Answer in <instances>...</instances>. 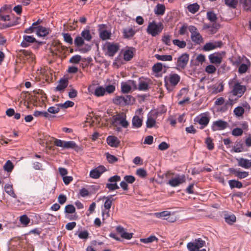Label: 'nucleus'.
<instances>
[{
	"label": "nucleus",
	"mask_w": 251,
	"mask_h": 251,
	"mask_svg": "<svg viewBox=\"0 0 251 251\" xmlns=\"http://www.w3.org/2000/svg\"><path fill=\"white\" fill-rule=\"evenodd\" d=\"M112 124L118 132H122L123 129H126L129 126V123L126 120V116L124 112L113 116Z\"/></svg>",
	"instance_id": "f257e3e1"
},
{
	"label": "nucleus",
	"mask_w": 251,
	"mask_h": 251,
	"mask_svg": "<svg viewBox=\"0 0 251 251\" xmlns=\"http://www.w3.org/2000/svg\"><path fill=\"white\" fill-rule=\"evenodd\" d=\"M246 91V86L241 85V83L238 82L234 81L230 94L236 98L235 99H233L231 98V96H230L228 101L226 103L225 107L228 104L231 106L239 98H241L244 95Z\"/></svg>",
	"instance_id": "f03ea898"
},
{
	"label": "nucleus",
	"mask_w": 251,
	"mask_h": 251,
	"mask_svg": "<svg viewBox=\"0 0 251 251\" xmlns=\"http://www.w3.org/2000/svg\"><path fill=\"white\" fill-rule=\"evenodd\" d=\"M180 76L174 73H171L164 77L165 86L169 92H171L178 84L180 80Z\"/></svg>",
	"instance_id": "7ed1b4c3"
},
{
	"label": "nucleus",
	"mask_w": 251,
	"mask_h": 251,
	"mask_svg": "<svg viewBox=\"0 0 251 251\" xmlns=\"http://www.w3.org/2000/svg\"><path fill=\"white\" fill-rule=\"evenodd\" d=\"M163 29V24L159 23H156L152 21L149 23L147 28V32L149 34L151 35L153 37H155L159 35Z\"/></svg>",
	"instance_id": "20e7f679"
},
{
	"label": "nucleus",
	"mask_w": 251,
	"mask_h": 251,
	"mask_svg": "<svg viewBox=\"0 0 251 251\" xmlns=\"http://www.w3.org/2000/svg\"><path fill=\"white\" fill-rule=\"evenodd\" d=\"M188 30L191 33V39L194 43L196 44H201L203 42L202 36L195 26H189Z\"/></svg>",
	"instance_id": "39448f33"
},
{
	"label": "nucleus",
	"mask_w": 251,
	"mask_h": 251,
	"mask_svg": "<svg viewBox=\"0 0 251 251\" xmlns=\"http://www.w3.org/2000/svg\"><path fill=\"white\" fill-rule=\"evenodd\" d=\"M210 121L209 114L207 112L201 113L194 119V122L200 125V128L203 129L208 124Z\"/></svg>",
	"instance_id": "423d86ee"
},
{
	"label": "nucleus",
	"mask_w": 251,
	"mask_h": 251,
	"mask_svg": "<svg viewBox=\"0 0 251 251\" xmlns=\"http://www.w3.org/2000/svg\"><path fill=\"white\" fill-rule=\"evenodd\" d=\"M133 98L130 95L117 96L113 100V102L117 105H129L133 100Z\"/></svg>",
	"instance_id": "0eeeda50"
},
{
	"label": "nucleus",
	"mask_w": 251,
	"mask_h": 251,
	"mask_svg": "<svg viewBox=\"0 0 251 251\" xmlns=\"http://www.w3.org/2000/svg\"><path fill=\"white\" fill-rule=\"evenodd\" d=\"M0 19L3 22H7L3 25V27L6 28L18 24L19 18H15L13 16H10L8 15H0Z\"/></svg>",
	"instance_id": "6e6552de"
},
{
	"label": "nucleus",
	"mask_w": 251,
	"mask_h": 251,
	"mask_svg": "<svg viewBox=\"0 0 251 251\" xmlns=\"http://www.w3.org/2000/svg\"><path fill=\"white\" fill-rule=\"evenodd\" d=\"M205 242L201 238L195 239L193 242L188 243L187 248L189 251H199V249L205 245Z\"/></svg>",
	"instance_id": "1a4fd4ad"
},
{
	"label": "nucleus",
	"mask_w": 251,
	"mask_h": 251,
	"mask_svg": "<svg viewBox=\"0 0 251 251\" xmlns=\"http://www.w3.org/2000/svg\"><path fill=\"white\" fill-rule=\"evenodd\" d=\"M54 145L65 149H75L77 147L76 143L73 141H65L60 139H55Z\"/></svg>",
	"instance_id": "9d476101"
},
{
	"label": "nucleus",
	"mask_w": 251,
	"mask_h": 251,
	"mask_svg": "<svg viewBox=\"0 0 251 251\" xmlns=\"http://www.w3.org/2000/svg\"><path fill=\"white\" fill-rule=\"evenodd\" d=\"M121 91L123 93H128L131 90L137 89L136 82L133 80H128L121 83Z\"/></svg>",
	"instance_id": "9b49d317"
},
{
	"label": "nucleus",
	"mask_w": 251,
	"mask_h": 251,
	"mask_svg": "<svg viewBox=\"0 0 251 251\" xmlns=\"http://www.w3.org/2000/svg\"><path fill=\"white\" fill-rule=\"evenodd\" d=\"M106 55L109 56H113L119 49V46L117 43L107 42L104 46Z\"/></svg>",
	"instance_id": "f8f14e48"
},
{
	"label": "nucleus",
	"mask_w": 251,
	"mask_h": 251,
	"mask_svg": "<svg viewBox=\"0 0 251 251\" xmlns=\"http://www.w3.org/2000/svg\"><path fill=\"white\" fill-rule=\"evenodd\" d=\"M87 90L90 94H93L97 97H102L105 95L104 87L102 86H99L95 88L94 85H90Z\"/></svg>",
	"instance_id": "ddd939ff"
},
{
	"label": "nucleus",
	"mask_w": 251,
	"mask_h": 251,
	"mask_svg": "<svg viewBox=\"0 0 251 251\" xmlns=\"http://www.w3.org/2000/svg\"><path fill=\"white\" fill-rule=\"evenodd\" d=\"M225 55V52L224 51L216 52L209 55L208 58L210 63L216 65H219L222 63Z\"/></svg>",
	"instance_id": "4468645a"
},
{
	"label": "nucleus",
	"mask_w": 251,
	"mask_h": 251,
	"mask_svg": "<svg viewBox=\"0 0 251 251\" xmlns=\"http://www.w3.org/2000/svg\"><path fill=\"white\" fill-rule=\"evenodd\" d=\"M189 55L186 53H183L178 57L176 63L177 70L183 69L187 65L189 61Z\"/></svg>",
	"instance_id": "2eb2a0df"
},
{
	"label": "nucleus",
	"mask_w": 251,
	"mask_h": 251,
	"mask_svg": "<svg viewBox=\"0 0 251 251\" xmlns=\"http://www.w3.org/2000/svg\"><path fill=\"white\" fill-rule=\"evenodd\" d=\"M65 50V47L58 40H54L50 45V50L54 54L62 53Z\"/></svg>",
	"instance_id": "dca6fc26"
},
{
	"label": "nucleus",
	"mask_w": 251,
	"mask_h": 251,
	"mask_svg": "<svg viewBox=\"0 0 251 251\" xmlns=\"http://www.w3.org/2000/svg\"><path fill=\"white\" fill-rule=\"evenodd\" d=\"M171 215V212L168 211H163L160 212H156L153 214V216L157 218H162L166 219L170 222H174L176 221V218L175 216L170 217Z\"/></svg>",
	"instance_id": "f3484780"
},
{
	"label": "nucleus",
	"mask_w": 251,
	"mask_h": 251,
	"mask_svg": "<svg viewBox=\"0 0 251 251\" xmlns=\"http://www.w3.org/2000/svg\"><path fill=\"white\" fill-rule=\"evenodd\" d=\"M186 180L185 176L184 175H177L170 179L168 184L172 187H176L184 182Z\"/></svg>",
	"instance_id": "a211bd4d"
},
{
	"label": "nucleus",
	"mask_w": 251,
	"mask_h": 251,
	"mask_svg": "<svg viewBox=\"0 0 251 251\" xmlns=\"http://www.w3.org/2000/svg\"><path fill=\"white\" fill-rule=\"evenodd\" d=\"M229 172L238 178L242 179L248 177L249 175L248 172L241 171L240 169L230 168L228 169Z\"/></svg>",
	"instance_id": "6ab92c4d"
},
{
	"label": "nucleus",
	"mask_w": 251,
	"mask_h": 251,
	"mask_svg": "<svg viewBox=\"0 0 251 251\" xmlns=\"http://www.w3.org/2000/svg\"><path fill=\"white\" fill-rule=\"evenodd\" d=\"M112 196L107 197L106 198V200L104 202V207L105 210H103L102 212L103 220L109 216V209L111 208L112 205Z\"/></svg>",
	"instance_id": "aec40b11"
},
{
	"label": "nucleus",
	"mask_w": 251,
	"mask_h": 251,
	"mask_svg": "<svg viewBox=\"0 0 251 251\" xmlns=\"http://www.w3.org/2000/svg\"><path fill=\"white\" fill-rule=\"evenodd\" d=\"M228 124L227 122L222 120H218L213 122L211 129L213 131L222 130L226 128Z\"/></svg>",
	"instance_id": "412c9836"
},
{
	"label": "nucleus",
	"mask_w": 251,
	"mask_h": 251,
	"mask_svg": "<svg viewBox=\"0 0 251 251\" xmlns=\"http://www.w3.org/2000/svg\"><path fill=\"white\" fill-rule=\"evenodd\" d=\"M222 46L221 41H214L206 43L203 47V50L205 51H208L214 50L218 48H220Z\"/></svg>",
	"instance_id": "4be33fe9"
},
{
	"label": "nucleus",
	"mask_w": 251,
	"mask_h": 251,
	"mask_svg": "<svg viewBox=\"0 0 251 251\" xmlns=\"http://www.w3.org/2000/svg\"><path fill=\"white\" fill-rule=\"evenodd\" d=\"M105 170V168L103 166H100L90 171V176L95 179L98 178Z\"/></svg>",
	"instance_id": "5701e85b"
},
{
	"label": "nucleus",
	"mask_w": 251,
	"mask_h": 251,
	"mask_svg": "<svg viewBox=\"0 0 251 251\" xmlns=\"http://www.w3.org/2000/svg\"><path fill=\"white\" fill-rule=\"evenodd\" d=\"M236 160L238 166L245 169L251 168V160L241 157L237 158Z\"/></svg>",
	"instance_id": "b1692460"
},
{
	"label": "nucleus",
	"mask_w": 251,
	"mask_h": 251,
	"mask_svg": "<svg viewBox=\"0 0 251 251\" xmlns=\"http://www.w3.org/2000/svg\"><path fill=\"white\" fill-rule=\"evenodd\" d=\"M35 42H36V39L33 36L24 35L21 46L23 48H26Z\"/></svg>",
	"instance_id": "393cba45"
},
{
	"label": "nucleus",
	"mask_w": 251,
	"mask_h": 251,
	"mask_svg": "<svg viewBox=\"0 0 251 251\" xmlns=\"http://www.w3.org/2000/svg\"><path fill=\"white\" fill-rule=\"evenodd\" d=\"M106 142L109 146L113 148L118 147L120 143V141L118 138L113 135L108 136L106 138Z\"/></svg>",
	"instance_id": "a878e982"
},
{
	"label": "nucleus",
	"mask_w": 251,
	"mask_h": 251,
	"mask_svg": "<svg viewBox=\"0 0 251 251\" xmlns=\"http://www.w3.org/2000/svg\"><path fill=\"white\" fill-rule=\"evenodd\" d=\"M116 231L123 238L129 240L132 237V233L126 232V229L121 226H118L116 227Z\"/></svg>",
	"instance_id": "bb28decb"
},
{
	"label": "nucleus",
	"mask_w": 251,
	"mask_h": 251,
	"mask_svg": "<svg viewBox=\"0 0 251 251\" xmlns=\"http://www.w3.org/2000/svg\"><path fill=\"white\" fill-rule=\"evenodd\" d=\"M50 32V30L41 25H38L36 30V35L39 37H45Z\"/></svg>",
	"instance_id": "cd10ccee"
},
{
	"label": "nucleus",
	"mask_w": 251,
	"mask_h": 251,
	"mask_svg": "<svg viewBox=\"0 0 251 251\" xmlns=\"http://www.w3.org/2000/svg\"><path fill=\"white\" fill-rule=\"evenodd\" d=\"M245 148L241 141H236L234 146L232 147L231 151L239 153L245 151Z\"/></svg>",
	"instance_id": "c85d7f7f"
},
{
	"label": "nucleus",
	"mask_w": 251,
	"mask_h": 251,
	"mask_svg": "<svg viewBox=\"0 0 251 251\" xmlns=\"http://www.w3.org/2000/svg\"><path fill=\"white\" fill-rule=\"evenodd\" d=\"M143 117L139 115H135L132 120V125L134 128L140 127L142 125Z\"/></svg>",
	"instance_id": "c756f323"
},
{
	"label": "nucleus",
	"mask_w": 251,
	"mask_h": 251,
	"mask_svg": "<svg viewBox=\"0 0 251 251\" xmlns=\"http://www.w3.org/2000/svg\"><path fill=\"white\" fill-rule=\"evenodd\" d=\"M68 85V81L66 79H61L58 82L57 86L55 87V90L56 91L62 92L67 87Z\"/></svg>",
	"instance_id": "7c9ffc66"
},
{
	"label": "nucleus",
	"mask_w": 251,
	"mask_h": 251,
	"mask_svg": "<svg viewBox=\"0 0 251 251\" xmlns=\"http://www.w3.org/2000/svg\"><path fill=\"white\" fill-rule=\"evenodd\" d=\"M135 49L133 48H128L124 52V58L126 61L130 60L133 57Z\"/></svg>",
	"instance_id": "2f4dec72"
},
{
	"label": "nucleus",
	"mask_w": 251,
	"mask_h": 251,
	"mask_svg": "<svg viewBox=\"0 0 251 251\" xmlns=\"http://www.w3.org/2000/svg\"><path fill=\"white\" fill-rule=\"evenodd\" d=\"M166 7L163 4L158 3L155 6L154 12L156 15H163L165 11Z\"/></svg>",
	"instance_id": "473e14b6"
},
{
	"label": "nucleus",
	"mask_w": 251,
	"mask_h": 251,
	"mask_svg": "<svg viewBox=\"0 0 251 251\" xmlns=\"http://www.w3.org/2000/svg\"><path fill=\"white\" fill-rule=\"evenodd\" d=\"M3 170L0 171V174L1 175L3 171H6L8 173L12 172L14 168V165L10 160H7L3 167Z\"/></svg>",
	"instance_id": "72a5a7b5"
},
{
	"label": "nucleus",
	"mask_w": 251,
	"mask_h": 251,
	"mask_svg": "<svg viewBox=\"0 0 251 251\" xmlns=\"http://www.w3.org/2000/svg\"><path fill=\"white\" fill-rule=\"evenodd\" d=\"M4 190L5 192L11 197L14 198H17V196L14 192L12 185L9 184H5L4 186Z\"/></svg>",
	"instance_id": "f704fd0d"
},
{
	"label": "nucleus",
	"mask_w": 251,
	"mask_h": 251,
	"mask_svg": "<svg viewBox=\"0 0 251 251\" xmlns=\"http://www.w3.org/2000/svg\"><path fill=\"white\" fill-rule=\"evenodd\" d=\"M111 34V33L109 30L104 29H100V37L103 40L109 39Z\"/></svg>",
	"instance_id": "c9c22d12"
},
{
	"label": "nucleus",
	"mask_w": 251,
	"mask_h": 251,
	"mask_svg": "<svg viewBox=\"0 0 251 251\" xmlns=\"http://www.w3.org/2000/svg\"><path fill=\"white\" fill-rule=\"evenodd\" d=\"M228 184L231 189L234 188L240 189L243 187V184L240 181L235 179L229 180Z\"/></svg>",
	"instance_id": "e433bc0d"
},
{
	"label": "nucleus",
	"mask_w": 251,
	"mask_h": 251,
	"mask_svg": "<svg viewBox=\"0 0 251 251\" xmlns=\"http://www.w3.org/2000/svg\"><path fill=\"white\" fill-rule=\"evenodd\" d=\"M154 56L158 60L162 61H171L173 60V57L171 55H160L156 54Z\"/></svg>",
	"instance_id": "4c0bfd02"
},
{
	"label": "nucleus",
	"mask_w": 251,
	"mask_h": 251,
	"mask_svg": "<svg viewBox=\"0 0 251 251\" xmlns=\"http://www.w3.org/2000/svg\"><path fill=\"white\" fill-rule=\"evenodd\" d=\"M239 2L245 10H251V0H239Z\"/></svg>",
	"instance_id": "58836bf2"
},
{
	"label": "nucleus",
	"mask_w": 251,
	"mask_h": 251,
	"mask_svg": "<svg viewBox=\"0 0 251 251\" xmlns=\"http://www.w3.org/2000/svg\"><path fill=\"white\" fill-rule=\"evenodd\" d=\"M33 115L35 117L42 116L48 119H50L53 117L47 111H35L33 113Z\"/></svg>",
	"instance_id": "ea45409f"
},
{
	"label": "nucleus",
	"mask_w": 251,
	"mask_h": 251,
	"mask_svg": "<svg viewBox=\"0 0 251 251\" xmlns=\"http://www.w3.org/2000/svg\"><path fill=\"white\" fill-rule=\"evenodd\" d=\"M187 8L190 13L195 14L199 10L200 6L198 3H194L188 5Z\"/></svg>",
	"instance_id": "a19ab883"
},
{
	"label": "nucleus",
	"mask_w": 251,
	"mask_h": 251,
	"mask_svg": "<svg viewBox=\"0 0 251 251\" xmlns=\"http://www.w3.org/2000/svg\"><path fill=\"white\" fill-rule=\"evenodd\" d=\"M251 65L250 62L249 61V60H247V63H242L238 69V72L240 74H243L246 72L247 71L248 68L250 67Z\"/></svg>",
	"instance_id": "79ce46f5"
},
{
	"label": "nucleus",
	"mask_w": 251,
	"mask_h": 251,
	"mask_svg": "<svg viewBox=\"0 0 251 251\" xmlns=\"http://www.w3.org/2000/svg\"><path fill=\"white\" fill-rule=\"evenodd\" d=\"M38 24V21L36 22L33 23L31 26L25 29L24 32L27 34H30L34 31L36 32L37 27Z\"/></svg>",
	"instance_id": "37998d69"
},
{
	"label": "nucleus",
	"mask_w": 251,
	"mask_h": 251,
	"mask_svg": "<svg viewBox=\"0 0 251 251\" xmlns=\"http://www.w3.org/2000/svg\"><path fill=\"white\" fill-rule=\"evenodd\" d=\"M148 83L145 80L140 79L137 89L140 91H146L148 89Z\"/></svg>",
	"instance_id": "c03bdc74"
},
{
	"label": "nucleus",
	"mask_w": 251,
	"mask_h": 251,
	"mask_svg": "<svg viewBox=\"0 0 251 251\" xmlns=\"http://www.w3.org/2000/svg\"><path fill=\"white\" fill-rule=\"evenodd\" d=\"M156 124V120L155 118H153L151 116H148L146 124L148 128H151L155 126Z\"/></svg>",
	"instance_id": "a18cd8bd"
},
{
	"label": "nucleus",
	"mask_w": 251,
	"mask_h": 251,
	"mask_svg": "<svg viewBox=\"0 0 251 251\" xmlns=\"http://www.w3.org/2000/svg\"><path fill=\"white\" fill-rule=\"evenodd\" d=\"M60 107L59 104H56L54 106H50L48 109V112L50 114H56L60 111Z\"/></svg>",
	"instance_id": "49530a36"
},
{
	"label": "nucleus",
	"mask_w": 251,
	"mask_h": 251,
	"mask_svg": "<svg viewBox=\"0 0 251 251\" xmlns=\"http://www.w3.org/2000/svg\"><path fill=\"white\" fill-rule=\"evenodd\" d=\"M244 112V108L242 106H237L233 110V113L236 117L242 116Z\"/></svg>",
	"instance_id": "de8ad7c7"
},
{
	"label": "nucleus",
	"mask_w": 251,
	"mask_h": 251,
	"mask_svg": "<svg viewBox=\"0 0 251 251\" xmlns=\"http://www.w3.org/2000/svg\"><path fill=\"white\" fill-rule=\"evenodd\" d=\"M135 31L132 28H128L124 29V36L126 38L132 37L135 34Z\"/></svg>",
	"instance_id": "09e8293b"
},
{
	"label": "nucleus",
	"mask_w": 251,
	"mask_h": 251,
	"mask_svg": "<svg viewBox=\"0 0 251 251\" xmlns=\"http://www.w3.org/2000/svg\"><path fill=\"white\" fill-rule=\"evenodd\" d=\"M20 221L24 226H26L30 222V219L26 215H24L20 217Z\"/></svg>",
	"instance_id": "8fccbe9b"
},
{
	"label": "nucleus",
	"mask_w": 251,
	"mask_h": 251,
	"mask_svg": "<svg viewBox=\"0 0 251 251\" xmlns=\"http://www.w3.org/2000/svg\"><path fill=\"white\" fill-rule=\"evenodd\" d=\"M157 238L155 236H151L146 238H141L140 241L145 244H148L157 241Z\"/></svg>",
	"instance_id": "3c124183"
},
{
	"label": "nucleus",
	"mask_w": 251,
	"mask_h": 251,
	"mask_svg": "<svg viewBox=\"0 0 251 251\" xmlns=\"http://www.w3.org/2000/svg\"><path fill=\"white\" fill-rule=\"evenodd\" d=\"M106 159L110 163H113L118 161V159L115 156L110 154L108 152L105 153Z\"/></svg>",
	"instance_id": "603ef678"
},
{
	"label": "nucleus",
	"mask_w": 251,
	"mask_h": 251,
	"mask_svg": "<svg viewBox=\"0 0 251 251\" xmlns=\"http://www.w3.org/2000/svg\"><path fill=\"white\" fill-rule=\"evenodd\" d=\"M81 35L84 39L87 41H90L92 39V36L89 30L83 31L81 33Z\"/></svg>",
	"instance_id": "864d4df0"
},
{
	"label": "nucleus",
	"mask_w": 251,
	"mask_h": 251,
	"mask_svg": "<svg viewBox=\"0 0 251 251\" xmlns=\"http://www.w3.org/2000/svg\"><path fill=\"white\" fill-rule=\"evenodd\" d=\"M173 44L179 48H184L186 46V43L184 41H180L177 39L173 40Z\"/></svg>",
	"instance_id": "5fc2aeb1"
},
{
	"label": "nucleus",
	"mask_w": 251,
	"mask_h": 251,
	"mask_svg": "<svg viewBox=\"0 0 251 251\" xmlns=\"http://www.w3.org/2000/svg\"><path fill=\"white\" fill-rule=\"evenodd\" d=\"M115 86L113 84L108 85L104 87L105 93L106 94H112L115 91Z\"/></svg>",
	"instance_id": "6e6d98bb"
},
{
	"label": "nucleus",
	"mask_w": 251,
	"mask_h": 251,
	"mask_svg": "<svg viewBox=\"0 0 251 251\" xmlns=\"http://www.w3.org/2000/svg\"><path fill=\"white\" fill-rule=\"evenodd\" d=\"M225 1L226 5L233 8H236L238 3L237 0H225Z\"/></svg>",
	"instance_id": "4d7b16f0"
},
{
	"label": "nucleus",
	"mask_w": 251,
	"mask_h": 251,
	"mask_svg": "<svg viewBox=\"0 0 251 251\" xmlns=\"http://www.w3.org/2000/svg\"><path fill=\"white\" fill-rule=\"evenodd\" d=\"M162 64L161 63H157L152 67V71L155 73H158L162 70Z\"/></svg>",
	"instance_id": "13d9d810"
},
{
	"label": "nucleus",
	"mask_w": 251,
	"mask_h": 251,
	"mask_svg": "<svg viewBox=\"0 0 251 251\" xmlns=\"http://www.w3.org/2000/svg\"><path fill=\"white\" fill-rule=\"evenodd\" d=\"M75 211V206L72 204H68L65 206V212L66 213L72 214L74 213Z\"/></svg>",
	"instance_id": "bf43d9fd"
},
{
	"label": "nucleus",
	"mask_w": 251,
	"mask_h": 251,
	"mask_svg": "<svg viewBox=\"0 0 251 251\" xmlns=\"http://www.w3.org/2000/svg\"><path fill=\"white\" fill-rule=\"evenodd\" d=\"M81 57L79 55H75L73 56L69 60L71 63L78 64L81 60Z\"/></svg>",
	"instance_id": "052dcab7"
},
{
	"label": "nucleus",
	"mask_w": 251,
	"mask_h": 251,
	"mask_svg": "<svg viewBox=\"0 0 251 251\" xmlns=\"http://www.w3.org/2000/svg\"><path fill=\"white\" fill-rule=\"evenodd\" d=\"M205 71L207 74H212L216 72V68L213 65H208L205 67Z\"/></svg>",
	"instance_id": "680f3d73"
},
{
	"label": "nucleus",
	"mask_w": 251,
	"mask_h": 251,
	"mask_svg": "<svg viewBox=\"0 0 251 251\" xmlns=\"http://www.w3.org/2000/svg\"><path fill=\"white\" fill-rule=\"evenodd\" d=\"M64 40L70 45L73 44V38L69 33H62Z\"/></svg>",
	"instance_id": "e2e57ef3"
},
{
	"label": "nucleus",
	"mask_w": 251,
	"mask_h": 251,
	"mask_svg": "<svg viewBox=\"0 0 251 251\" xmlns=\"http://www.w3.org/2000/svg\"><path fill=\"white\" fill-rule=\"evenodd\" d=\"M25 55L26 59L29 61L33 62L35 60V55L30 51H25Z\"/></svg>",
	"instance_id": "0e129e2a"
},
{
	"label": "nucleus",
	"mask_w": 251,
	"mask_h": 251,
	"mask_svg": "<svg viewBox=\"0 0 251 251\" xmlns=\"http://www.w3.org/2000/svg\"><path fill=\"white\" fill-rule=\"evenodd\" d=\"M188 27L186 24H184L182 25L178 31L179 34L181 35H184L187 33V30H188Z\"/></svg>",
	"instance_id": "69168bd1"
},
{
	"label": "nucleus",
	"mask_w": 251,
	"mask_h": 251,
	"mask_svg": "<svg viewBox=\"0 0 251 251\" xmlns=\"http://www.w3.org/2000/svg\"><path fill=\"white\" fill-rule=\"evenodd\" d=\"M74 105V102L72 101H70V100H67V101H65L64 103L59 104V105H60V108H67L68 107H72V106H73Z\"/></svg>",
	"instance_id": "338daca9"
},
{
	"label": "nucleus",
	"mask_w": 251,
	"mask_h": 251,
	"mask_svg": "<svg viewBox=\"0 0 251 251\" xmlns=\"http://www.w3.org/2000/svg\"><path fill=\"white\" fill-rule=\"evenodd\" d=\"M243 130L240 128H235L232 131V134L235 136H239L242 135Z\"/></svg>",
	"instance_id": "774afa93"
}]
</instances>
